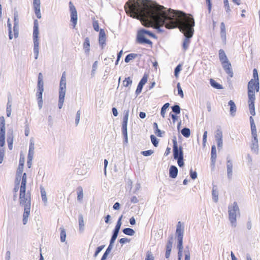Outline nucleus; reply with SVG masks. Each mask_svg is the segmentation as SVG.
I'll return each mask as SVG.
<instances>
[{"label":"nucleus","mask_w":260,"mask_h":260,"mask_svg":"<svg viewBox=\"0 0 260 260\" xmlns=\"http://www.w3.org/2000/svg\"><path fill=\"white\" fill-rule=\"evenodd\" d=\"M185 15L186 14L182 11L172 9L166 10L164 6L157 4L155 11L149 10L144 14V19L148 23L145 26H152L158 32H162L164 30L161 27L164 26L167 29L177 28Z\"/></svg>","instance_id":"nucleus-1"},{"label":"nucleus","mask_w":260,"mask_h":260,"mask_svg":"<svg viewBox=\"0 0 260 260\" xmlns=\"http://www.w3.org/2000/svg\"><path fill=\"white\" fill-rule=\"evenodd\" d=\"M194 26V20L192 15H189L188 17L184 16L178 25L180 31L184 34V38L182 44V50L186 51L189 46L190 39L192 37Z\"/></svg>","instance_id":"nucleus-2"},{"label":"nucleus","mask_w":260,"mask_h":260,"mask_svg":"<svg viewBox=\"0 0 260 260\" xmlns=\"http://www.w3.org/2000/svg\"><path fill=\"white\" fill-rule=\"evenodd\" d=\"M39 22L35 19L34 22L32 39L34 43V53L35 55V58L37 59L39 53Z\"/></svg>","instance_id":"nucleus-3"},{"label":"nucleus","mask_w":260,"mask_h":260,"mask_svg":"<svg viewBox=\"0 0 260 260\" xmlns=\"http://www.w3.org/2000/svg\"><path fill=\"white\" fill-rule=\"evenodd\" d=\"M66 93V72H64L61 76L59 88V99H58V108L61 109L64 100V97Z\"/></svg>","instance_id":"nucleus-4"},{"label":"nucleus","mask_w":260,"mask_h":260,"mask_svg":"<svg viewBox=\"0 0 260 260\" xmlns=\"http://www.w3.org/2000/svg\"><path fill=\"white\" fill-rule=\"evenodd\" d=\"M229 219L232 226L235 228L237 226V215L240 214V210L236 202H234L228 207Z\"/></svg>","instance_id":"nucleus-5"},{"label":"nucleus","mask_w":260,"mask_h":260,"mask_svg":"<svg viewBox=\"0 0 260 260\" xmlns=\"http://www.w3.org/2000/svg\"><path fill=\"white\" fill-rule=\"evenodd\" d=\"M19 203L24 207L31 206V194L29 191L26 192V188L20 187Z\"/></svg>","instance_id":"nucleus-6"},{"label":"nucleus","mask_w":260,"mask_h":260,"mask_svg":"<svg viewBox=\"0 0 260 260\" xmlns=\"http://www.w3.org/2000/svg\"><path fill=\"white\" fill-rule=\"evenodd\" d=\"M135 0L128 1L125 5V10L127 14H130L131 16L136 18L139 16L138 4L135 2Z\"/></svg>","instance_id":"nucleus-7"},{"label":"nucleus","mask_w":260,"mask_h":260,"mask_svg":"<svg viewBox=\"0 0 260 260\" xmlns=\"http://www.w3.org/2000/svg\"><path fill=\"white\" fill-rule=\"evenodd\" d=\"M124 116L123 117L122 124V133L124 137V142L127 143L128 142L127 125L129 116V110H125L124 111Z\"/></svg>","instance_id":"nucleus-8"},{"label":"nucleus","mask_w":260,"mask_h":260,"mask_svg":"<svg viewBox=\"0 0 260 260\" xmlns=\"http://www.w3.org/2000/svg\"><path fill=\"white\" fill-rule=\"evenodd\" d=\"M173 156L175 159L180 158L183 157V148L181 146L179 147L178 146L177 139L176 137H174L173 140Z\"/></svg>","instance_id":"nucleus-9"},{"label":"nucleus","mask_w":260,"mask_h":260,"mask_svg":"<svg viewBox=\"0 0 260 260\" xmlns=\"http://www.w3.org/2000/svg\"><path fill=\"white\" fill-rule=\"evenodd\" d=\"M5 120L3 116L0 117V146L5 144Z\"/></svg>","instance_id":"nucleus-10"},{"label":"nucleus","mask_w":260,"mask_h":260,"mask_svg":"<svg viewBox=\"0 0 260 260\" xmlns=\"http://www.w3.org/2000/svg\"><path fill=\"white\" fill-rule=\"evenodd\" d=\"M69 7L71 13V21L73 23V27L75 28L77 23V12L72 2H69Z\"/></svg>","instance_id":"nucleus-11"},{"label":"nucleus","mask_w":260,"mask_h":260,"mask_svg":"<svg viewBox=\"0 0 260 260\" xmlns=\"http://www.w3.org/2000/svg\"><path fill=\"white\" fill-rule=\"evenodd\" d=\"M145 35L142 29L139 30L137 32V42L141 44H147L152 45V42L150 40L147 39L145 37Z\"/></svg>","instance_id":"nucleus-12"},{"label":"nucleus","mask_w":260,"mask_h":260,"mask_svg":"<svg viewBox=\"0 0 260 260\" xmlns=\"http://www.w3.org/2000/svg\"><path fill=\"white\" fill-rule=\"evenodd\" d=\"M248 106L249 112L251 116H254L255 115L254 102L255 100V96H252L251 95L248 96Z\"/></svg>","instance_id":"nucleus-13"},{"label":"nucleus","mask_w":260,"mask_h":260,"mask_svg":"<svg viewBox=\"0 0 260 260\" xmlns=\"http://www.w3.org/2000/svg\"><path fill=\"white\" fill-rule=\"evenodd\" d=\"M221 64L225 73L228 74L230 77H233L234 74L231 64L229 60L221 62Z\"/></svg>","instance_id":"nucleus-14"},{"label":"nucleus","mask_w":260,"mask_h":260,"mask_svg":"<svg viewBox=\"0 0 260 260\" xmlns=\"http://www.w3.org/2000/svg\"><path fill=\"white\" fill-rule=\"evenodd\" d=\"M227 176L229 179H231L233 176V162L230 156L226 157Z\"/></svg>","instance_id":"nucleus-15"},{"label":"nucleus","mask_w":260,"mask_h":260,"mask_svg":"<svg viewBox=\"0 0 260 260\" xmlns=\"http://www.w3.org/2000/svg\"><path fill=\"white\" fill-rule=\"evenodd\" d=\"M147 81V76L146 75H144L138 85L137 89L135 92L136 96H138L142 92L143 86L146 84Z\"/></svg>","instance_id":"nucleus-16"},{"label":"nucleus","mask_w":260,"mask_h":260,"mask_svg":"<svg viewBox=\"0 0 260 260\" xmlns=\"http://www.w3.org/2000/svg\"><path fill=\"white\" fill-rule=\"evenodd\" d=\"M19 19H18V15L17 13H14V26H13V31H14V35L15 38L18 37L19 34Z\"/></svg>","instance_id":"nucleus-17"},{"label":"nucleus","mask_w":260,"mask_h":260,"mask_svg":"<svg viewBox=\"0 0 260 260\" xmlns=\"http://www.w3.org/2000/svg\"><path fill=\"white\" fill-rule=\"evenodd\" d=\"M250 148L251 151L256 154L258 153V144L257 137H252Z\"/></svg>","instance_id":"nucleus-18"},{"label":"nucleus","mask_w":260,"mask_h":260,"mask_svg":"<svg viewBox=\"0 0 260 260\" xmlns=\"http://www.w3.org/2000/svg\"><path fill=\"white\" fill-rule=\"evenodd\" d=\"M256 81L252 79L248 83V96L251 95L252 96H255L254 92V87Z\"/></svg>","instance_id":"nucleus-19"},{"label":"nucleus","mask_w":260,"mask_h":260,"mask_svg":"<svg viewBox=\"0 0 260 260\" xmlns=\"http://www.w3.org/2000/svg\"><path fill=\"white\" fill-rule=\"evenodd\" d=\"M106 40V37L105 30L103 29H101L99 33V42L100 45L102 46V48L105 45Z\"/></svg>","instance_id":"nucleus-20"},{"label":"nucleus","mask_w":260,"mask_h":260,"mask_svg":"<svg viewBox=\"0 0 260 260\" xmlns=\"http://www.w3.org/2000/svg\"><path fill=\"white\" fill-rule=\"evenodd\" d=\"M40 2L33 3V6L35 14L38 19L41 18V13L40 10Z\"/></svg>","instance_id":"nucleus-21"},{"label":"nucleus","mask_w":260,"mask_h":260,"mask_svg":"<svg viewBox=\"0 0 260 260\" xmlns=\"http://www.w3.org/2000/svg\"><path fill=\"white\" fill-rule=\"evenodd\" d=\"M30 207H24V212L23 214V224L25 225L28 221V218L30 214Z\"/></svg>","instance_id":"nucleus-22"},{"label":"nucleus","mask_w":260,"mask_h":260,"mask_svg":"<svg viewBox=\"0 0 260 260\" xmlns=\"http://www.w3.org/2000/svg\"><path fill=\"white\" fill-rule=\"evenodd\" d=\"M216 149L215 145L211 147V166L214 167L216 158Z\"/></svg>","instance_id":"nucleus-23"},{"label":"nucleus","mask_w":260,"mask_h":260,"mask_svg":"<svg viewBox=\"0 0 260 260\" xmlns=\"http://www.w3.org/2000/svg\"><path fill=\"white\" fill-rule=\"evenodd\" d=\"M176 233L177 235V238H183L184 233V228H182L181 222L179 221L177 225Z\"/></svg>","instance_id":"nucleus-24"},{"label":"nucleus","mask_w":260,"mask_h":260,"mask_svg":"<svg viewBox=\"0 0 260 260\" xmlns=\"http://www.w3.org/2000/svg\"><path fill=\"white\" fill-rule=\"evenodd\" d=\"M178 169L175 166H171L169 169V176L172 178H175L178 174Z\"/></svg>","instance_id":"nucleus-25"},{"label":"nucleus","mask_w":260,"mask_h":260,"mask_svg":"<svg viewBox=\"0 0 260 260\" xmlns=\"http://www.w3.org/2000/svg\"><path fill=\"white\" fill-rule=\"evenodd\" d=\"M212 195L214 202L217 203L218 201V191L217 186L215 185H213Z\"/></svg>","instance_id":"nucleus-26"},{"label":"nucleus","mask_w":260,"mask_h":260,"mask_svg":"<svg viewBox=\"0 0 260 260\" xmlns=\"http://www.w3.org/2000/svg\"><path fill=\"white\" fill-rule=\"evenodd\" d=\"M83 48L85 50V53L87 55H88L90 51V41L88 37H86L85 39V41L83 43Z\"/></svg>","instance_id":"nucleus-27"},{"label":"nucleus","mask_w":260,"mask_h":260,"mask_svg":"<svg viewBox=\"0 0 260 260\" xmlns=\"http://www.w3.org/2000/svg\"><path fill=\"white\" fill-rule=\"evenodd\" d=\"M228 104L230 106V114L232 116H234L237 110L236 105L232 100H230Z\"/></svg>","instance_id":"nucleus-28"},{"label":"nucleus","mask_w":260,"mask_h":260,"mask_svg":"<svg viewBox=\"0 0 260 260\" xmlns=\"http://www.w3.org/2000/svg\"><path fill=\"white\" fill-rule=\"evenodd\" d=\"M9 149L12 150L13 149V136L12 133H8L7 139Z\"/></svg>","instance_id":"nucleus-29"},{"label":"nucleus","mask_w":260,"mask_h":260,"mask_svg":"<svg viewBox=\"0 0 260 260\" xmlns=\"http://www.w3.org/2000/svg\"><path fill=\"white\" fill-rule=\"evenodd\" d=\"M79 231L82 233L84 230V222L83 215L80 214L78 216Z\"/></svg>","instance_id":"nucleus-30"},{"label":"nucleus","mask_w":260,"mask_h":260,"mask_svg":"<svg viewBox=\"0 0 260 260\" xmlns=\"http://www.w3.org/2000/svg\"><path fill=\"white\" fill-rule=\"evenodd\" d=\"M43 92L37 91L36 93V96L37 98L38 107L39 109H41L43 107V99H42Z\"/></svg>","instance_id":"nucleus-31"},{"label":"nucleus","mask_w":260,"mask_h":260,"mask_svg":"<svg viewBox=\"0 0 260 260\" xmlns=\"http://www.w3.org/2000/svg\"><path fill=\"white\" fill-rule=\"evenodd\" d=\"M220 36L223 41L226 40V31L225 26L224 23L222 22L220 24Z\"/></svg>","instance_id":"nucleus-32"},{"label":"nucleus","mask_w":260,"mask_h":260,"mask_svg":"<svg viewBox=\"0 0 260 260\" xmlns=\"http://www.w3.org/2000/svg\"><path fill=\"white\" fill-rule=\"evenodd\" d=\"M35 150V144L32 140H30L29 146V151L27 156L34 157Z\"/></svg>","instance_id":"nucleus-33"},{"label":"nucleus","mask_w":260,"mask_h":260,"mask_svg":"<svg viewBox=\"0 0 260 260\" xmlns=\"http://www.w3.org/2000/svg\"><path fill=\"white\" fill-rule=\"evenodd\" d=\"M219 58L221 63L229 60L224 50L222 49H220L219 51Z\"/></svg>","instance_id":"nucleus-34"},{"label":"nucleus","mask_w":260,"mask_h":260,"mask_svg":"<svg viewBox=\"0 0 260 260\" xmlns=\"http://www.w3.org/2000/svg\"><path fill=\"white\" fill-rule=\"evenodd\" d=\"M210 83L213 87H214L216 89H221L223 88L221 84H220L218 83H217V82H216L213 79H210Z\"/></svg>","instance_id":"nucleus-35"},{"label":"nucleus","mask_w":260,"mask_h":260,"mask_svg":"<svg viewBox=\"0 0 260 260\" xmlns=\"http://www.w3.org/2000/svg\"><path fill=\"white\" fill-rule=\"evenodd\" d=\"M122 217L123 216L122 215H121L118 219V221L117 222V223H116V225L114 228V229L113 230V231H114V232H117V233H119V230L120 229V228H121V224H122V222H121V220H122Z\"/></svg>","instance_id":"nucleus-36"},{"label":"nucleus","mask_w":260,"mask_h":260,"mask_svg":"<svg viewBox=\"0 0 260 260\" xmlns=\"http://www.w3.org/2000/svg\"><path fill=\"white\" fill-rule=\"evenodd\" d=\"M40 192L41 194V197L42 199V201L44 202L45 204L47 203V198L46 196V192L44 189V188L42 186L40 187Z\"/></svg>","instance_id":"nucleus-37"},{"label":"nucleus","mask_w":260,"mask_h":260,"mask_svg":"<svg viewBox=\"0 0 260 260\" xmlns=\"http://www.w3.org/2000/svg\"><path fill=\"white\" fill-rule=\"evenodd\" d=\"M138 56V54L136 53H130L127 55L124 59L125 62L128 63L130 60L135 59Z\"/></svg>","instance_id":"nucleus-38"},{"label":"nucleus","mask_w":260,"mask_h":260,"mask_svg":"<svg viewBox=\"0 0 260 260\" xmlns=\"http://www.w3.org/2000/svg\"><path fill=\"white\" fill-rule=\"evenodd\" d=\"M11 107H12V103L10 101V98H8V101L7 104V109H6V112H7V116L8 117H10L11 114Z\"/></svg>","instance_id":"nucleus-39"},{"label":"nucleus","mask_w":260,"mask_h":260,"mask_svg":"<svg viewBox=\"0 0 260 260\" xmlns=\"http://www.w3.org/2000/svg\"><path fill=\"white\" fill-rule=\"evenodd\" d=\"M122 232L124 234L128 236H133L135 233V231L129 228H124L123 229Z\"/></svg>","instance_id":"nucleus-40"},{"label":"nucleus","mask_w":260,"mask_h":260,"mask_svg":"<svg viewBox=\"0 0 260 260\" xmlns=\"http://www.w3.org/2000/svg\"><path fill=\"white\" fill-rule=\"evenodd\" d=\"M173 243V236L171 235L168 237V240L166 245V249H172Z\"/></svg>","instance_id":"nucleus-41"},{"label":"nucleus","mask_w":260,"mask_h":260,"mask_svg":"<svg viewBox=\"0 0 260 260\" xmlns=\"http://www.w3.org/2000/svg\"><path fill=\"white\" fill-rule=\"evenodd\" d=\"M173 243V236L171 235L168 237V240L166 245V249H172Z\"/></svg>","instance_id":"nucleus-42"},{"label":"nucleus","mask_w":260,"mask_h":260,"mask_svg":"<svg viewBox=\"0 0 260 260\" xmlns=\"http://www.w3.org/2000/svg\"><path fill=\"white\" fill-rule=\"evenodd\" d=\"M169 106L170 104L169 103H167L165 104L161 107L160 114L163 118H165L166 110L169 108Z\"/></svg>","instance_id":"nucleus-43"},{"label":"nucleus","mask_w":260,"mask_h":260,"mask_svg":"<svg viewBox=\"0 0 260 260\" xmlns=\"http://www.w3.org/2000/svg\"><path fill=\"white\" fill-rule=\"evenodd\" d=\"M181 134L185 138H188L190 135V131L187 127L183 128L181 131Z\"/></svg>","instance_id":"nucleus-44"},{"label":"nucleus","mask_w":260,"mask_h":260,"mask_svg":"<svg viewBox=\"0 0 260 260\" xmlns=\"http://www.w3.org/2000/svg\"><path fill=\"white\" fill-rule=\"evenodd\" d=\"M60 241L64 242L66 241V233L63 228H60Z\"/></svg>","instance_id":"nucleus-45"},{"label":"nucleus","mask_w":260,"mask_h":260,"mask_svg":"<svg viewBox=\"0 0 260 260\" xmlns=\"http://www.w3.org/2000/svg\"><path fill=\"white\" fill-rule=\"evenodd\" d=\"M22 180L21 183V185L20 187H24L26 188V179H27V175L25 173H24L22 176Z\"/></svg>","instance_id":"nucleus-46"},{"label":"nucleus","mask_w":260,"mask_h":260,"mask_svg":"<svg viewBox=\"0 0 260 260\" xmlns=\"http://www.w3.org/2000/svg\"><path fill=\"white\" fill-rule=\"evenodd\" d=\"M132 84V80L130 77L126 78L123 81V85L125 87H128Z\"/></svg>","instance_id":"nucleus-47"},{"label":"nucleus","mask_w":260,"mask_h":260,"mask_svg":"<svg viewBox=\"0 0 260 260\" xmlns=\"http://www.w3.org/2000/svg\"><path fill=\"white\" fill-rule=\"evenodd\" d=\"M215 138L216 140L222 139V132L220 129L218 128L216 130Z\"/></svg>","instance_id":"nucleus-48"},{"label":"nucleus","mask_w":260,"mask_h":260,"mask_svg":"<svg viewBox=\"0 0 260 260\" xmlns=\"http://www.w3.org/2000/svg\"><path fill=\"white\" fill-rule=\"evenodd\" d=\"M7 25L8 27V30H9V38L10 40H12L13 38L12 32V25L11 23L10 22V19H8V22H7Z\"/></svg>","instance_id":"nucleus-49"},{"label":"nucleus","mask_w":260,"mask_h":260,"mask_svg":"<svg viewBox=\"0 0 260 260\" xmlns=\"http://www.w3.org/2000/svg\"><path fill=\"white\" fill-rule=\"evenodd\" d=\"M177 248L178 250H183V238H177Z\"/></svg>","instance_id":"nucleus-50"},{"label":"nucleus","mask_w":260,"mask_h":260,"mask_svg":"<svg viewBox=\"0 0 260 260\" xmlns=\"http://www.w3.org/2000/svg\"><path fill=\"white\" fill-rule=\"evenodd\" d=\"M142 30H143L145 35H148L149 37L153 38L156 39L157 38L156 35L152 33L151 31L144 28L142 29Z\"/></svg>","instance_id":"nucleus-51"},{"label":"nucleus","mask_w":260,"mask_h":260,"mask_svg":"<svg viewBox=\"0 0 260 260\" xmlns=\"http://www.w3.org/2000/svg\"><path fill=\"white\" fill-rule=\"evenodd\" d=\"M172 111L176 114H178L180 113V108L178 105H174L171 107Z\"/></svg>","instance_id":"nucleus-52"},{"label":"nucleus","mask_w":260,"mask_h":260,"mask_svg":"<svg viewBox=\"0 0 260 260\" xmlns=\"http://www.w3.org/2000/svg\"><path fill=\"white\" fill-rule=\"evenodd\" d=\"M223 4H224V7L225 9V11L229 15L230 12H231V9L230 7L228 0H223Z\"/></svg>","instance_id":"nucleus-53"},{"label":"nucleus","mask_w":260,"mask_h":260,"mask_svg":"<svg viewBox=\"0 0 260 260\" xmlns=\"http://www.w3.org/2000/svg\"><path fill=\"white\" fill-rule=\"evenodd\" d=\"M150 139H151V142L153 144V145L155 147H157L158 146V140L156 138V137L155 136H154V135H151L150 136Z\"/></svg>","instance_id":"nucleus-54"},{"label":"nucleus","mask_w":260,"mask_h":260,"mask_svg":"<svg viewBox=\"0 0 260 260\" xmlns=\"http://www.w3.org/2000/svg\"><path fill=\"white\" fill-rule=\"evenodd\" d=\"M118 233H117V232H114V231H113L112 232V237L111 238V239H110V243H114L116 239H117V236H118Z\"/></svg>","instance_id":"nucleus-55"},{"label":"nucleus","mask_w":260,"mask_h":260,"mask_svg":"<svg viewBox=\"0 0 260 260\" xmlns=\"http://www.w3.org/2000/svg\"><path fill=\"white\" fill-rule=\"evenodd\" d=\"M252 137H257L255 124L250 125Z\"/></svg>","instance_id":"nucleus-56"},{"label":"nucleus","mask_w":260,"mask_h":260,"mask_svg":"<svg viewBox=\"0 0 260 260\" xmlns=\"http://www.w3.org/2000/svg\"><path fill=\"white\" fill-rule=\"evenodd\" d=\"M5 148L0 146V164H2L5 156Z\"/></svg>","instance_id":"nucleus-57"},{"label":"nucleus","mask_w":260,"mask_h":260,"mask_svg":"<svg viewBox=\"0 0 260 260\" xmlns=\"http://www.w3.org/2000/svg\"><path fill=\"white\" fill-rule=\"evenodd\" d=\"M145 260H154V257L150 251H148Z\"/></svg>","instance_id":"nucleus-58"},{"label":"nucleus","mask_w":260,"mask_h":260,"mask_svg":"<svg viewBox=\"0 0 260 260\" xmlns=\"http://www.w3.org/2000/svg\"><path fill=\"white\" fill-rule=\"evenodd\" d=\"M104 247L105 245H102L98 247L94 252V254H93V257H96L99 254V253L104 249Z\"/></svg>","instance_id":"nucleus-59"},{"label":"nucleus","mask_w":260,"mask_h":260,"mask_svg":"<svg viewBox=\"0 0 260 260\" xmlns=\"http://www.w3.org/2000/svg\"><path fill=\"white\" fill-rule=\"evenodd\" d=\"M177 88L178 89V94L183 98L184 96L183 90L181 87L180 83H178L177 84Z\"/></svg>","instance_id":"nucleus-60"},{"label":"nucleus","mask_w":260,"mask_h":260,"mask_svg":"<svg viewBox=\"0 0 260 260\" xmlns=\"http://www.w3.org/2000/svg\"><path fill=\"white\" fill-rule=\"evenodd\" d=\"M19 188V187H18V185L14 186V187L13 188V192H14L13 200L14 201H16L17 199V192L18 191Z\"/></svg>","instance_id":"nucleus-61"},{"label":"nucleus","mask_w":260,"mask_h":260,"mask_svg":"<svg viewBox=\"0 0 260 260\" xmlns=\"http://www.w3.org/2000/svg\"><path fill=\"white\" fill-rule=\"evenodd\" d=\"M23 170V164L21 163V161H20L19 165L18 166V168L17 170L16 174H17L18 175H19V174L22 175Z\"/></svg>","instance_id":"nucleus-62"},{"label":"nucleus","mask_w":260,"mask_h":260,"mask_svg":"<svg viewBox=\"0 0 260 260\" xmlns=\"http://www.w3.org/2000/svg\"><path fill=\"white\" fill-rule=\"evenodd\" d=\"M181 70V65L180 64H178L174 70V75L175 77H177L179 72Z\"/></svg>","instance_id":"nucleus-63"},{"label":"nucleus","mask_w":260,"mask_h":260,"mask_svg":"<svg viewBox=\"0 0 260 260\" xmlns=\"http://www.w3.org/2000/svg\"><path fill=\"white\" fill-rule=\"evenodd\" d=\"M153 153V151L152 150H148L146 151H143L141 152V154L145 156H148L151 155Z\"/></svg>","instance_id":"nucleus-64"}]
</instances>
